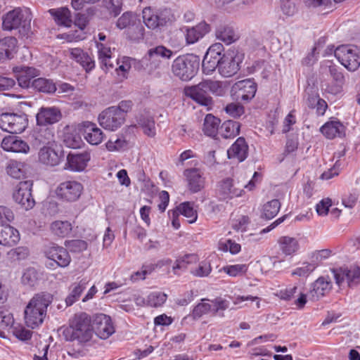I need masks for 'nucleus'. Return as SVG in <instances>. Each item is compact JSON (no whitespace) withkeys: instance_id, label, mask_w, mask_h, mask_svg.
Returning a JSON list of instances; mask_svg holds the SVG:
<instances>
[{"instance_id":"f257e3e1","label":"nucleus","mask_w":360,"mask_h":360,"mask_svg":"<svg viewBox=\"0 0 360 360\" xmlns=\"http://www.w3.org/2000/svg\"><path fill=\"white\" fill-rule=\"evenodd\" d=\"M53 300V295L49 292H40L30 300L24 311L25 322L32 329L41 326L47 314L49 306Z\"/></svg>"},{"instance_id":"f03ea898","label":"nucleus","mask_w":360,"mask_h":360,"mask_svg":"<svg viewBox=\"0 0 360 360\" xmlns=\"http://www.w3.org/2000/svg\"><path fill=\"white\" fill-rule=\"evenodd\" d=\"M63 334L67 341L77 340L82 345L88 343L94 335L90 316L84 312L75 314L70 326L64 329Z\"/></svg>"},{"instance_id":"7ed1b4c3","label":"nucleus","mask_w":360,"mask_h":360,"mask_svg":"<svg viewBox=\"0 0 360 360\" xmlns=\"http://www.w3.org/2000/svg\"><path fill=\"white\" fill-rule=\"evenodd\" d=\"M199 63V58L194 54L181 55L173 60L172 72L179 79L190 81L197 74Z\"/></svg>"},{"instance_id":"20e7f679","label":"nucleus","mask_w":360,"mask_h":360,"mask_svg":"<svg viewBox=\"0 0 360 360\" xmlns=\"http://www.w3.org/2000/svg\"><path fill=\"white\" fill-rule=\"evenodd\" d=\"M255 186L253 179L247 183L245 180L239 181L236 179L226 178L219 183L217 192L220 199L225 200L240 197L244 193V188L252 191Z\"/></svg>"},{"instance_id":"39448f33","label":"nucleus","mask_w":360,"mask_h":360,"mask_svg":"<svg viewBox=\"0 0 360 360\" xmlns=\"http://www.w3.org/2000/svg\"><path fill=\"white\" fill-rule=\"evenodd\" d=\"M229 301L221 297L211 300L202 299V302L198 304L193 308L192 316L196 319L205 314L212 313L214 316L224 317V311L229 307Z\"/></svg>"},{"instance_id":"423d86ee","label":"nucleus","mask_w":360,"mask_h":360,"mask_svg":"<svg viewBox=\"0 0 360 360\" xmlns=\"http://www.w3.org/2000/svg\"><path fill=\"white\" fill-rule=\"evenodd\" d=\"M30 22L31 18L29 16L25 17L20 8H15L3 17L2 27L8 31L19 29V32L25 34L30 30Z\"/></svg>"},{"instance_id":"0eeeda50","label":"nucleus","mask_w":360,"mask_h":360,"mask_svg":"<svg viewBox=\"0 0 360 360\" xmlns=\"http://www.w3.org/2000/svg\"><path fill=\"white\" fill-rule=\"evenodd\" d=\"M335 56L349 71L360 66V49L352 45H341L335 49Z\"/></svg>"},{"instance_id":"6e6552de","label":"nucleus","mask_w":360,"mask_h":360,"mask_svg":"<svg viewBox=\"0 0 360 360\" xmlns=\"http://www.w3.org/2000/svg\"><path fill=\"white\" fill-rule=\"evenodd\" d=\"M27 124L28 120L25 113L4 112L0 115V128L8 133H22Z\"/></svg>"},{"instance_id":"1a4fd4ad","label":"nucleus","mask_w":360,"mask_h":360,"mask_svg":"<svg viewBox=\"0 0 360 360\" xmlns=\"http://www.w3.org/2000/svg\"><path fill=\"white\" fill-rule=\"evenodd\" d=\"M336 284L339 287L354 288L360 284V267L340 268L333 270Z\"/></svg>"},{"instance_id":"9d476101","label":"nucleus","mask_w":360,"mask_h":360,"mask_svg":"<svg viewBox=\"0 0 360 360\" xmlns=\"http://www.w3.org/2000/svg\"><path fill=\"white\" fill-rule=\"evenodd\" d=\"M256 91L257 84L250 79L236 82L231 90V96L234 100L245 103L251 101L255 97Z\"/></svg>"},{"instance_id":"9b49d317","label":"nucleus","mask_w":360,"mask_h":360,"mask_svg":"<svg viewBox=\"0 0 360 360\" xmlns=\"http://www.w3.org/2000/svg\"><path fill=\"white\" fill-rule=\"evenodd\" d=\"M121 112L112 106L103 110L98 115L99 124L106 130L116 131L124 123V117Z\"/></svg>"},{"instance_id":"f8f14e48","label":"nucleus","mask_w":360,"mask_h":360,"mask_svg":"<svg viewBox=\"0 0 360 360\" xmlns=\"http://www.w3.org/2000/svg\"><path fill=\"white\" fill-rule=\"evenodd\" d=\"M33 181L31 180L20 181L13 193L14 200L26 210L32 209L35 201L32 195Z\"/></svg>"},{"instance_id":"ddd939ff","label":"nucleus","mask_w":360,"mask_h":360,"mask_svg":"<svg viewBox=\"0 0 360 360\" xmlns=\"http://www.w3.org/2000/svg\"><path fill=\"white\" fill-rule=\"evenodd\" d=\"M241 62L242 59L239 55L233 51L229 50L223 55L218 72L224 77H230L238 72Z\"/></svg>"},{"instance_id":"4468645a","label":"nucleus","mask_w":360,"mask_h":360,"mask_svg":"<svg viewBox=\"0 0 360 360\" xmlns=\"http://www.w3.org/2000/svg\"><path fill=\"white\" fill-rule=\"evenodd\" d=\"M83 191L82 184L75 180L65 181L60 183L56 189L58 198L68 202L76 201Z\"/></svg>"},{"instance_id":"2eb2a0df","label":"nucleus","mask_w":360,"mask_h":360,"mask_svg":"<svg viewBox=\"0 0 360 360\" xmlns=\"http://www.w3.org/2000/svg\"><path fill=\"white\" fill-rule=\"evenodd\" d=\"M184 92L186 96L190 97L198 104L205 106L207 110H209L212 108L213 99L205 87L202 81L196 85L186 87Z\"/></svg>"},{"instance_id":"dca6fc26","label":"nucleus","mask_w":360,"mask_h":360,"mask_svg":"<svg viewBox=\"0 0 360 360\" xmlns=\"http://www.w3.org/2000/svg\"><path fill=\"white\" fill-rule=\"evenodd\" d=\"M94 333L101 339L105 340L115 332V326L110 316L104 314H96L93 320Z\"/></svg>"},{"instance_id":"f3484780","label":"nucleus","mask_w":360,"mask_h":360,"mask_svg":"<svg viewBox=\"0 0 360 360\" xmlns=\"http://www.w3.org/2000/svg\"><path fill=\"white\" fill-rule=\"evenodd\" d=\"M13 72L17 79L20 86L24 89L32 88V82L34 78L39 76V70L25 65H18L13 68Z\"/></svg>"},{"instance_id":"a211bd4d","label":"nucleus","mask_w":360,"mask_h":360,"mask_svg":"<svg viewBox=\"0 0 360 360\" xmlns=\"http://www.w3.org/2000/svg\"><path fill=\"white\" fill-rule=\"evenodd\" d=\"M62 119L60 110L55 106L41 107L36 115L37 124L46 127L58 122Z\"/></svg>"},{"instance_id":"6ab92c4d","label":"nucleus","mask_w":360,"mask_h":360,"mask_svg":"<svg viewBox=\"0 0 360 360\" xmlns=\"http://www.w3.org/2000/svg\"><path fill=\"white\" fill-rule=\"evenodd\" d=\"M184 176L187 183V187L191 193H198L204 188L205 177H203V172L200 169H186L184 171Z\"/></svg>"},{"instance_id":"aec40b11","label":"nucleus","mask_w":360,"mask_h":360,"mask_svg":"<svg viewBox=\"0 0 360 360\" xmlns=\"http://www.w3.org/2000/svg\"><path fill=\"white\" fill-rule=\"evenodd\" d=\"M63 155L61 151L56 150L54 145L44 146L38 153V160L43 165L54 167L61 161Z\"/></svg>"},{"instance_id":"412c9836","label":"nucleus","mask_w":360,"mask_h":360,"mask_svg":"<svg viewBox=\"0 0 360 360\" xmlns=\"http://www.w3.org/2000/svg\"><path fill=\"white\" fill-rule=\"evenodd\" d=\"M332 289V283L328 276H321L311 285L309 291V297L313 301L319 300L325 296Z\"/></svg>"},{"instance_id":"4be33fe9","label":"nucleus","mask_w":360,"mask_h":360,"mask_svg":"<svg viewBox=\"0 0 360 360\" xmlns=\"http://www.w3.org/2000/svg\"><path fill=\"white\" fill-rule=\"evenodd\" d=\"M65 54L79 63L87 72L95 68L94 59L80 48H69L65 51Z\"/></svg>"},{"instance_id":"5701e85b","label":"nucleus","mask_w":360,"mask_h":360,"mask_svg":"<svg viewBox=\"0 0 360 360\" xmlns=\"http://www.w3.org/2000/svg\"><path fill=\"white\" fill-rule=\"evenodd\" d=\"M90 160L91 155L87 151L81 153H69L65 169L73 172H82L85 169Z\"/></svg>"},{"instance_id":"b1692460","label":"nucleus","mask_w":360,"mask_h":360,"mask_svg":"<svg viewBox=\"0 0 360 360\" xmlns=\"http://www.w3.org/2000/svg\"><path fill=\"white\" fill-rule=\"evenodd\" d=\"M48 259L54 262L58 266L66 267L71 258L67 250L60 246H51L46 251Z\"/></svg>"},{"instance_id":"393cba45","label":"nucleus","mask_w":360,"mask_h":360,"mask_svg":"<svg viewBox=\"0 0 360 360\" xmlns=\"http://www.w3.org/2000/svg\"><path fill=\"white\" fill-rule=\"evenodd\" d=\"M1 147L8 152L27 153L30 151V146L27 142L15 136L5 137L2 140Z\"/></svg>"},{"instance_id":"a878e982","label":"nucleus","mask_w":360,"mask_h":360,"mask_svg":"<svg viewBox=\"0 0 360 360\" xmlns=\"http://www.w3.org/2000/svg\"><path fill=\"white\" fill-rule=\"evenodd\" d=\"M229 159H236L238 162L244 161L248 155V146L243 137H239L227 150Z\"/></svg>"},{"instance_id":"bb28decb","label":"nucleus","mask_w":360,"mask_h":360,"mask_svg":"<svg viewBox=\"0 0 360 360\" xmlns=\"http://www.w3.org/2000/svg\"><path fill=\"white\" fill-rule=\"evenodd\" d=\"M20 240L19 231L9 224H0V244L11 247Z\"/></svg>"},{"instance_id":"cd10ccee","label":"nucleus","mask_w":360,"mask_h":360,"mask_svg":"<svg viewBox=\"0 0 360 360\" xmlns=\"http://www.w3.org/2000/svg\"><path fill=\"white\" fill-rule=\"evenodd\" d=\"M277 243L280 250L286 256L295 255L300 248V240L296 237L283 236L278 239Z\"/></svg>"},{"instance_id":"c85d7f7f","label":"nucleus","mask_w":360,"mask_h":360,"mask_svg":"<svg viewBox=\"0 0 360 360\" xmlns=\"http://www.w3.org/2000/svg\"><path fill=\"white\" fill-rule=\"evenodd\" d=\"M84 136L86 141L91 145L97 146L104 139L103 131L96 124L86 122L83 123Z\"/></svg>"},{"instance_id":"c756f323","label":"nucleus","mask_w":360,"mask_h":360,"mask_svg":"<svg viewBox=\"0 0 360 360\" xmlns=\"http://www.w3.org/2000/svg\"><path fill=\"white\" fill-rule=\"evenodd\" d=\"M345 129L344 124L339 120L327 122L320 129L321 133L328 139L344 136Z\"/></svg>"},{"instance_id":"7c9ffc66","label":"nucleus","mask_w":360,"mask_h":360,"mask_svg":"<svg viewBox=\"0 0 360 360\" xmlns=\"http://www.w3.org/2000/svg\"><path fill=\"white\" fill-rule=\"evenodd\" d=\"M137 124L144 133L149 137H154L156 135L155 122L154 118L147 111L140 113L136 117Z\"/></svg>"},{"instance_id":"2f4dec72","label":"nucleus","mask_w":360,"mask_h":360,"mask_svg":"<svg viewBox=\"0 0 360 360\" xmlns=\"http://www.w3.org/2000/svg\"><path fill=\"white\" fill-rule=\"evenodd\" d=\"M210 31V25L204 21L198 23L194 27L188 28L186 33V40L187 44H195L199 39H202Z\"/></svg>"},{"instance_id":"473e14b6","label":"nucleus","mask_w":360,"mask_h":360,"mask_svg":"<svg viewBox=\"0 0 360 360\" xmlns=\"http://www.w3.org/2000/svg\"><path fill=\"white\" fill-rule=\"evenodd\" d=\"M49 12L53 16L58 25L66 27H71L72 20L70 11L68 8H53L50 9Z\"/></svg>"},{"instance_id":"72a5a7b5","label":"nucleus","mask_w":360,"mask_h":360,"mask_svg":"<svg viewBox=\"0 0 360 360\" xmlns=\"http://www.w3.org/2000/svg\"><path fill=\"white\" fill-rule=\"evenodd\" d=\"M89 281L83 278L78 282L73 283L70 286L69 295L65 298L66 306H71L76 302L80 297L83 291L86 288Z\"/></svg>"},{"instance_id":"f704fd0d","label":"nucleus","mask_w":360,"mask_h":360,"mask_svg":"<svg viewBox=\"0 0 360 360\" xmlns=\"http://www.w3.org/2000/svg\"><path fill=\"white\" fill-rule=\"evenodd\" d=\"M17 45V39L13 37H7L0 40V60H6L13 57Z\"/></svg>"},{"instance_id":"c9c22d12","label":"nucleus","mask_w":360,"mask_h":360,"mask_svg":"<svg viewBox=\"0 0 360 360\" xmlns=\"http://www.w3.org/2000/svg\"><path fill=\"white\" fill-rule=\"evenodd\" d=\"M198 261L199 257L198 255L186 254L176 259L172 266V271L174 274L180 275L187 269L189 264H195Z\"/></svg>"},{"instance_id":"e433bc0d","label":"nucleus","mask_w":360,"mask_h":360,"mask_svg":"<svg viewBox=\"0 0 360 360\" xmlns=\"http://www.w3.org/2000/svg\"><path fill=\"white\" fill-rule=\"evenodd\" d=\"M32 88L39 92L53 94L57 90L56 85L52 79L39 77L32 82Z\"/></svg>"},{"instance_id":"4c0bfd02","label":"nucleus","mask_w":360,"mask_h":360,"mask_svg":"<svg viewBox=\"0 0 360 360\" xmlns=\"http://www.w3.org/2000/svg\"><path fill=\"white\" fill-rule=\"evenodd\" d=\"M220 120L212 114H208L204 119L202 131L204 134L210 137H215L219 131Z\"/></svg>"},{"instance_id":"58836bf2","label":"nucleus","mask_w":360,"mask_h":360,"mask_svg":"<svg viewBox=\"0 0 360 360\" xmlns=\"http://www.w3.org/2000/svg\"><path fill=\"white\" fill-rule=\"evenodd\" d=\"M209 94L222 96L226 94L228 84L226 82L214 80L211 79L202 80Z\"/></svg>"},{"instance_id":"ea45409f","label":"nucleus","mask_w":360,"mask_h":360,"mask_svg":"<svg viewBox=\"0 0 360 360\" xmlns=\"http://www.w3.org/2000/svg\"><path fill=\"white\" fill-rule=\"evenodd\" d=\"M240 124L233 120H226L220 127L219 134L224 139L234 138L240 133Z\"/></svg>"},{"instance_id":"a19ab883","label":"nucleus","mask_w":360,"mask_h":360,"mask_svg":"<svg viewBox=\"0 0 360 360\" xmlns=\"http://www.w3.org/2000/svg\"><path fill=\"white\" fill-rule=\"evenodd\" d=\"M216 37L226 44H231L238 39V36L231 27L221 25L216 30Z\"/></svg>"},{"instance_id":"79ce46f5","label":"nucleus","mask_w":360,"mask_h":360,"mask_svg":"<svg viewBox=\"0 0 360 360\" xmlns=\"http://www.w3.org/2000/svg\"><path fill=\"white\" fill-rule=\"evenodd\" d=\"M72 229V224L68 221H55L51 224L52 233L59 237L67 236Z\"/></svg>"},{"instance_id":"37998d69","label":"nucleus","mask_w":360,"mask_h":360,"mask_svg":"<svg viewBox=\"0 0 360 360\" xmlns=\"http://www.w3.org/2000/svg\"><path fill=\"white\" fill-rule=\"evenodd\" d=\"M172 55V51L164 46H158L154 48H151L148 51V60L151 62H155L157 58L159 57L165 59H169Z\"/></svg>"},{"instance_id":"c03bdc74","label":"nucleus","mask_w":360,"mask_h":360,"mask_svg":"<svg viewBox=\"0 0 360 360\" xmlns=\"http://www.w3.org/2000/svg\"><path fill=\"white\" fill-rule=\"evenodd\" d=\"M36 141L44 146L55 145L54 133L50 128H44L38 130L34 135Z\"/></svg>"},{"instance_id":"a18cd8bd","label":"nucleus","mask_w":360,"mask_h":360,"mask_svg":"<svg viewBox=\"0 0 360 360\" xmlns=\"http://www.w3.org/2000/svg\"><path fill=\"white\" fill-rule=\"evenodd\" d=\"M158 27L166 26L175 20V17L170 8H165L155 10Z\"/></svg>"},{"instance_id":"49530a36","label":"nucleus","mask_w":360,"mask_h":360,"mask_svg":"<svg viewBox=\"0 0 360 360\" xmlns=\"http://www.w3.org/2000/svg\"><path fill=\"white\" fill-rule=\"evenodd\" d=\"M24 165L18 161L11 160L6 167L7 174L13 178L20 179L24 176Z\"/></svg>"},{"instance_id":"de8ad7c7","label":"nucleus","mask_w":360,"mask_h":360,"mask_svg":"<svg viewBox=\"0 0 360 360\" xmlns=\"http://www.w3.org/2000/svg\"><path fill=\"white\" fill-rule=\"evenodd\" d=\"M281 202L277 199H274L264 205L262 216L266 219H271L279 212Z\"/></svg>"},{"instance_id":"09e8293b","label":"nucleus","mask_w":360,"mask_h":360,"mask_svg":"<svg viewBox=\"0 0 360 360\" xmlns=\"http://www.w3.org/2000/svg\"><path fill=\"white\" fill-rule=\"evenodd\" d=\"M179 212L188 219L190 224L194 223L197 218L198 214L196 210L193 209V205L190 202H184L181 203L177 208Z\"/></svg>"},{"instance_id":"8fccbe9b","label":"nucleus","mask_w":360,"mask_h":360,"mask_svg":"<svg viewBox=\"0 0 360 360\" xmlns=\"http://www.w3.org/2000/svg\"><path fill=\"white\" fill-rule=\"evenodd\" d=\"M220 62L221 60L205 53L202 63V72L207 75H211L217 68H219Z\"/></svg>"},{"instance_id":"3c124183","label":"nucleus","mask_w":360,"mask_h":360,"mask_svg":"<svg viewBox=\"0 0 360 360\" xmlns=\"http://www.w3.org/2000/svg\"><path fill=\"white\" fill-rule=\"evenodd\" d=\"M134 60L131 58L124 56L116 60L117 68L115 69L117 75L122 78L127 77V74L131 68V63Z\"/></svg>"},{"instance_id":"603ef678","label":"nucleus","mask_w":360,"mask_h":360,"mask_svg":"<svg viewBox=\"0 0 360 360\" xmlns=\"http://www.w3.org/2000/svg\"><path fill=\"white\" fill-rule=\"evenodd\" d=\"M247 271L248 266L244 264L227 265L222 267V269L219 270V271H224L232 277L243 276L246 273Z\"/></svg>"},{"instance_id":"864d4df0","label":"nucleus","mask_w":360,"mask_h":360,"mask_svg":"<svg viewBox=\"0 0 360 360\" xmlns=\"http://www.w3.org/2000/svg\"><path fill=\"white\" fill-rule=\"evenodd\" d=\"M324 67L328 68L330 77L337 84H344V75L337 65H334L331 61L328 60L324 63Z\"/></svg>"},{"instance_id":"5fc2aeb1","label":"nucleus","mask_w":360,"mask_h":360,"mask_svg":"<svg viewBox=\"0 0 360 360\" xmlns=\"http://www.w3.org/2000/svg\"><path fill=\"white\" fill-rule=\"evenodd\" d=\"M142 17L145 25L150 29L158 27L155 11L150 8H145L142 12Z\"/></svg>"},{"instance_id":"6e6d98bb","label":"nucleus","mask_w":360,"mask_h":360,"mask_svg":"<svg viewBox=\"0 0 360 360\" xmlns=\"http://www.w3.org/2000/svg\"><path fill=\"white\" fill-rule=\"evenodd\" d=\"M167 300V295L162 292H153L148 295L146 299V305L152 307L162 306Z\"/></svg>"},{"instance_id":"4d7b16f0","label":"nucleus","mask_w":360,"mask_h":360,"mask_svg":"<svg viewBox=\"0 0 360 360\" xmlns=\"http://www.w3.org/2000/svg\"><path fill=\"white\" fill-rule=\"evenodd\" d=\"M106 148L109 151H122L128 148V142L123 138H111L105 143Z\"/></svg>"},{"instance_id":"13d9d810","label":"nucleus","mask_w":360,"mask_h":360,"mask_svg":"<svg viewBox=\"0 0 360 360\" xmlns=\"http://www.w3.org/2000/svg\"><path fill=\"white\" fill-rule=\"evenodd\" d=\"M212 271V266L210 262L207 260L199 263L198 266L191 271V274L196 277H207Z\"/></svg>"},{"instance_id":"bf43d9fd","label":"nucleus","mask_w":360,"mask_h":360,"mask_svg":"<svg viewBox=\"0 0 360 360\" xmlns=\"http://www.w3.org/2000/svg\"><path fill=\"white\" fill-rule=\"evenodd\" d=\"M219 249L223 252H229L232 255H236L240 251L241 246L239 243L228 239L225 241H219Z\"/></svg>"},{"instance_id":"052dcab7","label":"nucleus","mask_w":360,"mask_h":360,"mask_svg":"<svg viewBox=\"0 0 360 360\" xmlns=\"http://www.w3.org/2000/svg\"><path fill=\"white\" fill-rule=\"evenodd\" d=\"M103 4L113 17H117L122 11V0H104Z\"/></svg>"},{"instance_id":"680f3d73","label":"nucleus","mask_w":360,"mask_h":360,"mask_svg":"<svg viewBox=\"0 0 360 360\" xmlns=\"http://www.w3.org/2000/svg\"><path fill=\"white\" fill-rule=\"evenodd\" d=\"M250 220L248 216L241 215L232 219L231 227L236 231L245 232L247 231Z\"/></svg>"},{"instance_id":"e2e57ef3","label":"nucleus","mask_w":360,"mask_h":360,"mask_svg":"<svg viewBox=\"0 0 360 360\" xmlns=\"http://www.w3.org/2000/svg\"><path fill=\"white\" fill-rule=\"evenodd\" d=\"M63 141L67 147L71 148H78L82 144L80 136L72 133H65L63 136Z\"/></svg>"},{"instance_id":"0e129e2a","label":"nucleus","mask_w":360,"mask_h":360,"mask_svg":"<svg viewBox=\"0 0 360 360\" xmlns=\"http://www.w3.org/2000/svg\"><path fill=\"white\" fill-rule=\"evenodd\" d=\"M37 281V273L34 268H29L25 270L22 276V282L24 285L34 286Z\"/></svg>"},{"instance_id":"69168bd1","label":"nucleus","mask_w":360,"mask_h":360,"mask_svg":"<svg viewBox=\"0 0 360 360\" xmlns=\"http://www.w3.org/2000/svg\"><path fill=\"white\" fill-rule=\"evenodd\" d=\"M316 265L312 263L304 262L301 266L296 268L292 275L298 276H307L316 269Z\"/></svg>"},{"instance_id":"338daca9","label":"nucleus","mask_w":360,"mask_h":360,"mask_svg":"<svg viewBox=\"0 0 360 360\" xmlns=\"http://www.w3.org/2000/svg\"><path fill=\"white\" fill-rule=\"evenodd\" d=\"M226 53V51H224V47L221 43H215L209 47L206 54L221 60L223 55Z\"/></svg>"},{"instance_id":"774afa93","label":"nucleus","mask_w":360,"mask_h":360,"mask_svg":"<svg viewBox=\"0 0 360 360\" xmlns=\"http://www.w3.org/2000/svg\"><path fill=\"white\" fill-rule=\"evenodd\" d=\"M281 9L283 13L288 17L294 15L297 9L292 0H280Z\"/></svg>"}]
</instances>
